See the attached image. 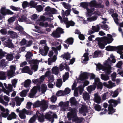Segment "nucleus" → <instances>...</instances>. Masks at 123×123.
Here are the masks:
<instances>
[{"label":"nucleus","instance_id":"obj_1","mask_svg":"<svg viewBox=\"0 0 123 123\" xmlns=\"http://www.w3.org/2000/svg\"><path fill=\"white\" fill-rule=\"evenodd\" d=\"M112 36L110 34H107V37H103L102 38H97L96 40L98 42L99 47L102 49L105 48V46L107 43H110L113 40Z\"/></svg>","mask_w":123,"mask_h":123},{"label":"nucleus","instance_id":"obj_2","mask_svg":"<svg viewBox=\"0 0 123 123\" xmlns=\"http://www.w3.org/2000/svg\"><path fill=\"white\" fill-rule=\"evenodd\" d=\"M111 63L110 58H108L107 60L104 62V66L99 63L97 64L96 69L98 70L102 69L103 71H105L108 74H109L111 72V68L110 66Z\"/></svg>","mask_w":123,"mask_h":123},{"label":"nucleus","instance_id":"obj_3","mask_svg":"<svg viewBox=\"0 0 123 123\" xmlns=\"http://www.w3.org/2000/svg\"><path fill=\"white\" fill-rule=\"evenodd\" d=\"M68 110L70 111L67 114L69 120H71V118H73V120L79 123L82 122L83 121V118H79L77 116L76 113L77 112V109L70 108Z\"/></svg>","mask_w":123,"mask_h":123},{"label":"nucleus","instance_id":"obj_4","mask_svg":"<svg viewBox=\"0 0 123 123\" xmlns=\"http://www.w3.org/2000/svg\"><path fill=\"white\" fill-rule=\"evenodd\" d=\"M120 99L118 98L117 100L111 99L108 101L109 104L108 107V113L109 114H111L115 111V107L118 104L120 103Z\"/></svg>","mask_w":123,"mask_h":123},{"label":"nucleus","instance_id":"obj_5","mask_svg":"<svg viewBox=\"0 0 123 123\" xmlns=\"http://www.w3.org/2000/svg\"><path fill=\"white\" fill-rule=\"evenodd\" d=\"M41 106V110L42 111H44L46 110L48 107L47 102L43 100L40 101L38 100L37 101L34 103L33 105L34 107H38Z\"/></svg>","mask_w":123,"mask_h":123},{"label":"nucleus","instance_id":"obj_6","mask_svg":"<svg viewBox=\"0 0 123 123\" xmlns=\"http://www.w3.org/2000/svg\"><path fill=\"white\" fill-rule=\"evenodd\" d=\"M61 49V46L60 45H59L57 47V49L54 47H52V49L53 50L55 53V55L53 56V58H49L48 60V64L49 65H51L52 62L55 61L57 59L56 56L58 53L57 50H60Z\"/></svg>","mask_w":123,"mask_h":123},{"label":"nucleus","instance_id":"obj_7","mask_svg":"<svg viewBox=\"0 0 123 123\" xmlns=\"http://www.w3.org/2000/svg\"><path fill=\"white\" fill-rule=\"evenodd\" d=\"M0 39L2 41H3L6 40L7 41H5L4 43V44L6 47L11 48L14 47V46L11 42V40L9 38H7L6 37H0Z\"/></svg>","mask_w":123,"mask_h":123},{"label":"nucleus","instance_id":"obj_8","mask_svg":"<svg viewBox=\"0 0 123 123\" xmlns=\"http://www.w3.org/2000/svg\"><path fill=\"white\" fill-rule=\"evenodd\" d=\"M77 84V82L74 81L72 86V89L74 90V92H82L84 90V87H83V86L81 85L76 87Z\"/></svg>","mask_w":123,"mask_h":123},{"label":"nucleus","instance_id":"obj_9","mask_svg":"<svg viewBox=\"0 0 123 123\" xmlns=\"http://www.w3.org/2000/svg\"><path fill=\"white\" fill-rule=\"evenodd\" d=\"M93 85L96 87L97 86V89L100 92L102 89L103 85L102 83L100 81V79L98 78L94 79V82L93 83Z\"/></svg>","mask_w":123,"mask_h":123},{"label":"nucleus","instance_id":"obj_10","mask_svg":"<svg viewBox=\"0 0 123 123\" xmlns=\"http://www.w3.org/2000/svg\"><path fill=\"white\" fill-rule=\"evenodd\" d=\"M53 117L56 118L57 117V115L53 113L51 111H49L45 115V118L49 120L51 122V123H53L54 121Z\"/></svg>","mask_w":123,"mask_h":123},{"label":"nucleus","instance_id":"obj_11","mask_svg":"<svg viewBox=\"0 0 123 123\" xmlns=\"http://www.w3.org/2000/svg\"><path fill=\"white\" fill-rule=\"evenodd\" d=\"M25 56L26 57V60L28 62L29 64L34 63H37L38 62L37 60L33 59L30 60L31 59V57L33 56V55L30 52H27L26 55Z\"/></svg>","mask_w":123,"mask_h":123},{"label":"nucleus","instance_id":"obj_12","mask_svg":"<svg viewBox=\"0 0 123 123\" xmlns=\"http://www.w3.org/2000/svg\"><path fill=\"white\" fill-rule=\"evenodd\" d=\"M24 100V98H20L19 97H17L15 99V101H12L9 104L11 106L13 107L15 105V102L16 103V105L19 106L20 105L21 102L23 101Z\"/></svg>","mask_w":123,"mask_h":123},{"label":"nucleus","instance_id":"obj_13","mask_svg":"<svg viewBox=\"0 0 123 123\" xmlns=\"http://www.w3.org/2000/svg\"><path fill=\"white\" fill-rule=\"evenodd\" d=\"M69 105V102L68 101L65 102H61L59 104V105L61 107V110L63 111L68 110Z\"/></svg>","mask_w":123,"mask_h":123},{"label":"nucleus","instance_id":"obj_14","mask_svg":"<svg viewBox=\"0 0 123 123\" xmlns=\"http://www.w3.org/2000/svg\"><path fill=\"white\" fill-rule=\"evenodd\" d=\"M95 15L91 17L87 18L86 21L88 22L93 21L96 20L98 16L100 14V13L98 11H96L94 12Z\"/></svg>","mask_w":123,"mask_h":123},{"label":"nucleus","instance_id":"obj_15","mask_svg":"<svg viewBox=\"0 0 123 123\" xmlns=\"http://www.w3.org/2000/svg\"><path fill=\"white\" fill-rule=\"evenodd\" d=\"M1 13L5 16L7 14H12L14 13L10 10L7 9L5 7L1 8L0 10Z\"/></svg>","mask_w":123,"mask_h":123},{"label":"nucleus","instance_id":"obj_16","mask_svg":"<svg viewBox=\"0 0 123 123\" xmlns=\"http://www.w3.org/2000/svg\"><path fill=\"white\" fill-rule=\"evenodd\" d=\"M45 10L46 13L48 14H55L57 13V11L54 8H51L49 6L46 7Z\"/></svg>","mask_w":123,"mask_h":123},{"label":"nucleus","instance_id":"obj_17","mask_svg":"<svg viewBox=\"0 0 123 123\" xmlns=\"http://www.w3.org/2000/svg\"><path fill=\"white\" fill-rule=\"evenodd\" d=\"M0 109L3 112L1 113L2 116L4 117H6L8 115L9 111L8 109H5L2 106L0 105Z\"/></svg>","mask_w":123,"mask_h":123},{"label":"nucleus","instance_id":"obj_18","mask_svg":"<svg viewBox=\"0 0 123 123\" xmlns=\"http://www.w3.org/2000/svg\"><path fill=\"white\" fill-rule=\"evenodd\" d=\"M28 114V113L27 110L24 109L22 111H20L19 113V115L21 119H25L26 118L25 114Z\"/></svg>","mask_w":123,"mask_h":123},{"label":"nucleus","instance_id":"obj_19","mask_svg":"<svg viewBox=\"0 0 123 123\" xmlns=\"http://www.w3.org/2000/svg\"><path fill=\"white\" fill-rule=\"evenodd\" d=\"M81 73L79 78L80 80L82 81L84 80L88 79V76L89 75V74L86 72H83L82 71L81 72Z\"/></svg>","mask_w":123,"mask_h":123},{"label":"nucleus","instance_id":"obj_20","mask_svg":"<svg viewBox=\"0 0 123 123\" xmlns=\"http://www.w3.org/2000/svg\"><path fill=\"white\" fill-rule=\"evenodd\" d=\"M90 7H95L103 8L104 7L103 5H101L100 4H97L95 0L91 1L89 4Z\"/></svg>","mask_w":123,"mask_h":123},{"label":"nucleus","instance_id":"obj_21","mask_svg":"<svg viewBox=\"0 0 123 123\" xmlns=\"http://www.w3.org/2000/svg\"><path fill=\"white\" fill-rule=\"evenodd\" d=\"M10 70L7 72V75L9 76L12 77L13 74L16 69V66L14 65H11L10 67Z\"/></svg>","mask_w":123,"mask_h":123},{"label":"nucleus","instance_id":"obj_22","mask_svg":"<svg viewBox=\"0 0 123 123\" xmlns=\"http://www.w3.org/2000/svg\"><path fill=\"white\" fill-rule=\"evenodd\" d=\"M44 49H40L39 52L40 54L43 55H47L49 49V48L47 46H44Z\"/></svg>","mask_w":123,"mask_h":123},{"label":"nucleus","instance_id":"obj_23","mask_svg":"<svg viewBox=\"0 0 123 123\" xmlns=\"http://www.w3.org/2000/svg\"><path fill=\"white\" fill-rule=\"evenodd\" d=\"M36 116V118L37 117L38 120L40 122H43L44 120V117L43 114H41L38 111H37L36 112V115H35Z\"/></svg>","mask_w":123,"mask_h":123},{"label":"nucleus","instance_id":"obj_24","mask_svg":"<svg viewBox=\"0 0 123 123\" xmlns=\"http://www.w3.org/2000/svg\"><path fill=\"white\" fill-rule=\"evenodd\" d=\"M108 84H107L106 82H104L103 83V85L105 86L110 89L111 88L113 87L116 86L115 83L112 82L111 81H108Z\"/></svg>","mask_w":123,"mask_h":123},{"label":"nucleus","instance_id":"obj_25","mask_svg":"<svg viewBox=\"0 0 123 123\" xmlns=\"http://www.w3.org/2000/svg\"><path fill=\"white\" fill-rule=\"evenodd\" d=\"M22 73H27L31 75L32 74V72L30 69L29 67L27 66H25L22 70Z\"/></svg>","mask_w":123,"mask_h":123},{"label":"nucleus","instance_id":"obj_26","mask_svg":"<svg viewBox=\"0 0 123 123\" xmlns=\"http://www.w3.org/2000/svg\"><path fill=\"white\" fill-rule=\"evenodd\" d=\"M37 61L38 62L37 63H32L31 64H29L31 65V69L32 70H33L35 72L37 71L38 68V64L40 62L39 60H37Z\"/></svg>","mask_w":123,"mask_h":123},{"label":"nucleus","instance_id":"obj_27","mask_svg":"<svg viewBox=\"0 0 123 123\" xmlns=\"http://www.w3.org/2000/svg\"><path fill=\"white\" fill-rule=\"evenodd\" d=\"M4 84L6 89L4 92H12L13 91L12 87L11 85L8 84L7 85L5 83H4Z\"/></svg>","mask_w":123,"mask_h":123},{"label":"nucleus","instance_id":"obj_28","mask_svg":"<svg viewBox=\"0 0 123 123\" xmlns=\"http://www.w3.org/2000/svg\"><path fill=\"white\" fill-rule=\"evenodd\" d=\"M62 18L65 17V16H67L70 14L71 10L67 9L65 11H64L63 10H62Z\"/></svg>","mask_w":123,"mask_h":123},{"label":"nucleus","instance_id":"obj_29","mask_svg":"<svg viewBox=\"0 0 123 123\" xmlns=\"http://www.w3.org/2000/svg\"><path fill=\"white\" fill-rule=\"evenodd\" d=\"M117 50V53L121 54L123 53V45L115 47V50Z\"/></svg>","mask_w":123,"mask_h":123},{"label":"nucleus","instance_id":"obj_30","mask_svg":"<svg viewBox=\"0 0 123 123\" xmlns=\"http://www.w3.org/2000/svg\"><path fill=\"white\" fill-rule=\"evenodd\" d=\"M86 9L87 10V13L86 14V16L87 17L90 16L92 14H94V12H92L94 10L93 8L88 9V8H86Z\"/></svg>","mask_w":123,"mask_h":123},{"label":"nucleus","instance_id":"obj_31","mask_svg":"<svg viewBox=\"0 0 123 123\" xmlns=\"http://www.w3.org/2000/svg\"><path fill=\"white\" fill-rule=\"evenodd\" d=\"M8 62L5 61V60L2 59L0 61V66L1 67L3 68L7 66V64L8 63Z\"/></svg>","mask_w":123,"mask_h":123},{"label":"nucleus","instance_id":"obj_32","mask_svg":"<svg viewBox=\"0 0 123 123\" xmlns=\"http://www.w3.org/2000/svg\"><path fill=\"white\" fill-rule=\"evenodd\" d=\"M36 22L37 24H39L41 26L46 27L49 26V25L47 22H45L44 23L43 22H40V20H38Z\"/></svg>","mask_w":123,"mask_h":123},{"label":"nucleus","instance_id":"obj_33","mask_svg":"<svg viewBox=\"0 0 123 123\" xmlns=\"http://www.w3.org/2000/svg\"><path fill=\"white\" fill-rule=\"evenodd\" d=\"M59 68L56 66H55L52 69V72L55 75H57L59 73Z\"/></svg>","mask_w":123,"mask_h":123},{"label":"nucleus","instance_id":"obj_34","mask_svg":"<svg viewBox=\"0 0 123 123\" xmlns=\"http://www.w3.org/2000/svg\"><path fill=\"white\" fill-rule=\"evenodd\" d=\"M88 54L87 53H85L82 57V62L84 63L85 62L89 60Z\"/></svg>","mask_w":123,"mask_h":123},{"label":"nucleus","instance_id":"obj_35","mask_svg":"<svg viewBox=\"0 0 123 123\" xmlns=\"http://www.w3.org/2000/svg\"><path fill=\"white\" fill-rule=\"evenodd\" d=\"M94 100L95 102L97 103H100L101 101V98L98 95L97 93L94 94Z\"/></svg>","mask_w":123,"mask_h":123},{"label":"nucleus","instance_id":"obj_36","mask_svg":"<svg viewBox=\"0 0 123 123\" xmlns=\"http://www.w3.org/2000/svg\"><path fill=\"white\" fill-rule=\"evenodd\" d=\"M16 115L14 113L12 112L11 114L9 115L7 117V119L8 120H10L16 118Z\"/></svg>","mask_w":123,"mask_h":123},{"label":"nucleus","instance_id":"obj_37","mask_svg":"<svg viewBox=\"0 0 123 123\" xmlns=\"http://www.w3.org/2000/svg\"><path fill=\"white\" fill-rule=\"evenodd\" d=\"M111 16L113 18L114 21L118 25V20L117 18L118 15L116 13L113 14H112Z\"/></svg>","mask_w":123,"mask_h":123},{"label":"nucleus","instance_id":"obj_38","mask_svg":"<svg viewBox=\"0 0 123 123\" xmlns=\"http://www.w3.org/2000/svg\"><path fill=\"white\" fill-rule=\"evenodd\" d=\"M102 54V53L100 51H96L94 52L93 57L94 58L97 57H100L101 56Z\"/></svg>","mask_w":123,"mask_h":123},{"label":"nucleus","instance_id":"obj_39","mask_svg":"<svg viewBox=\"0 0 123 123\" xmlns=\"http://www.w3.org/2000/svg\"><path fill=\"white\" fill-rule=\"evenodd\" d=\"M70 102L71 104L72 105H74L77 106L78 103L76 101V99L74 97L71 98L70 99Z\"/></svg>","mask_w":123,"mask_h":123},{"label":"nucleus","instance_id":"obj_40","mask_svg":"<svg viewBox=\"0 0 123 123\" xmlns=\"http://www.w3.org/2000/svg\"><path fill=\"white\" fill-rule=\"evenodd\" d=\"M96 88V86L94 85L89 86L87 87V90L89 92L92 91L95 89Z\"/></svg>","mask_w":123,"mask_h":123},{"label":"nucleus","instance_id":"obj_41","mask_svg":"<svg viewBox=\"0 0 123 123\" xmlns=\"http://www.w3.org/2000/svg\"><path fill=\"white\" fill-rule=\"evenodd\" d=\"M6 73L0 71V80H5L6 79Z\"/></svg>","mask_w":123,"mask_h":123},{"label":"nucleus","instance_id":"obj_42","mask_svg":"<svg viewBox=\"0 0 123 123\" xmlns=\"http://www.w3.org/2000/svg\"><path fill=\"white\" fill-rule=\"evenodd\" d=\"M61 57L63 58H65L67 60L69 59L70 58V55L68 53H65L64 54L61 55Z\"/></svg>","mask_w":123,"mask_h":123},{"label":"nucleus","instance_id":"obj_43","mask_svg":"<svg viewBox=\"0 0 123 123\" xmlns=\"http://www.w3.org/2000/svg\"><path fill=\"white\" fill-rule=\"evenodd\" d=\"M51 35L54 37H60V35L59 33H58L56 31H54L53 33L51 34Z\"/></svg>","mask_w":123,"mask_h":123},{"label":"nucleus","instance_id":"obj_44","mask_svg":"<svg viewBox=\"0 0 123 123\" xmlns=\"http://www.w3.org/2000/svg\"><path fill=\"white\" fill-rule=\"evenodd\" d=\"M86 107L85 106H82L81 108L79 109V113L82 114L84 112H86Z\"/></svg>","mask_w":123,"mask_h":123},{"label":"nucleus","instance_id":"obj_45","mask_svg":"<svg viewBox=\"0 0 123 123\" xmlns=\"http://www.w3.org/2000/svg\"><path fill=\"white\" fill-rule=\"evenodd\" d=\"M31 92H40V88L39 87H34L31 90Z\"/></svg>","mask_w":123,"mask_h":123},{"label":"nucleus","instance_id":"obj_46","mask_svg":"<svg viewBox=\"0 0 123 123\" xmlns=\"http://www.w3.org/2000/svg\"><path fill=\"white\" fill-rule=\"evenodd\" d=\"M92 29L94 31V32H98L99 30V27L98 25L96 26H92Z\"/></svg>","mask_w":123,"mask_h":123},{"label":"nucleus","instance_id":"obj_47","mask_svg":"<svg viewBox=\"0 0 123 123\" xmlns=\"http://www.w3.org/2000/svg\"><path fill=\"white\" fill-rule=\"evenodd\" d=\"M83 97L85 100H88L89 99V95L88 93H84Z\"/></svg>","mask_w":123,"mask_h":123},{"label":"nucleus","instance_id":"obj_48","mask_svg":"<svg viewBox=\"0 0 123 123\" xmlns=\"http://www.w3.org/2000/svg\"><path fill=\"white\" fill-rule=\"evenodd\" d=\"M31 82V80L29 79H28L25 80V82L24 86L25 87H29Z\"/></svg>","mask_w":123,"mask_h":123},{"label":"nucleus","instance_id":"obj_49","mask_svg":"<svg viewBox=\"0 0 123 123\" xmlns=\"http://www.w3.org/2000/svg\"><path fill=\"white\" fill-rule=\"evenodd\" d=\"M8 33L12 38H15L17 37V35L15 32L10 31H9Z\"/></svg>","mask_w":123,"mask_h":123},{"label":"nucleus","instance_id":"obj_50","mask_svg":"<svg viewBox=\"0 0 123 123\" xmlns=\"http://www.w3.org/2000/svg\"><path fill=\"white\" fill-rule=\"evenodd\" d=\"M101 78L102 79L105 81H106L109 79V76L104 74H102L101 75Z\"/></svg>","mask_w":123,"mask_h":123},{"label":"nucleus","instance_id":"obj_51","mask_svg":"<svg viewBox=\"0 0 123 123\" xmlns=\"http://www.w3.org/2000/svg\"><path fill=\"white\" fill-rule=\"evenodd\" d=\"M15 29L19 31L21 33H24V31H23V28L22 27L20 26H16Z\"/></svg>","mask_w":123,"mask_h":123},{"label":"nucleus","instance_id":"obj_52","mask_svg":"<svg viewBox=\"0 0 123 123\" xmlns=\"http://www.w3.org/2000/svg\"><path fill=\"white\" fill-rule=\"evenodd\" d=\"M106 49L108 51H113L115 50V46H108L106 47Z\"/></svg>","mask_w":123,"mask_h":123},{"label":"nucleus","instance_id":"obj_53","mask_svg":"<svg viewBox=\"0 0 123 123\" xmlns=\"http://www.w3.org/2000/svg\"><path fill=\"white\" fill-rule=\"evenodd\" d=\"M48 81L49 82L51 83L53 82L54 80V78L53 75H51L48 77Z\"/></svg>","mask_w":123,"mask_h":123},{"label":"nucleus","instance_id":"obj_54","mask_svg":"<svg viewBox=\"0 0 123 123\" xmlns=\"http://www.w3.org/2000/svg\"><path fill=\"white\" fill-rule=\"evenodd\" d=\"M29 3L27 1H24L22 3V6L23 9L26 8L27 7H29Z\"/></svg>","mask_w":123,"mask_h":123},{"label":"nucleus","instance_id":"obj_55","mask_svg":"<svg viewBox=\"0 0 123 123\" xmlns=\"http://www.w3.org/2000/svg\"><path fill=\"white\" fill-rule=\"evenodd\" d=\"M66 43L68 44H72L73 42V39L71 38H69L67 39Z\"/></svg>","mask_w":123,"mask_h":123},{"label":"nucleus","instance_id":"obj_56","mask_svg":"<svg viewBox=\"0 0 123 123\" xmlns=\"http://www.w3.org/2000/svg\"><path fill=\"white\" fill-rule=\"evenodd\" d=\"M13 58V57L12 54H8L6 55V59L8 61H11L12 60Z\"/></svg>","mask_w":123,"mask_h":123},{"label":"nucleus","instance_id":"obj_57","mask_svg":"<svg viewBox=\"0 0 123 123\" xmlns=\"http://www.w3.org/2000/svg\"><path fill=\"white\" fill-rule=\"evenodd\" d=\"M62 81L61 79L58 80L56 82V86L58 87H60L62 84Z\"/></svg>","mask_w":123,"mask_h":123},{"label":"nucleus","instance_id":"obj_58","mask_svg":"<svg viewBox=\"0 0 123 123\" xmlns=\"http://www.w3.org/2000/svg\"><path fill=\"white\" fill-rule=\"evenodd\" d=\"M69 77V74L68 72L65 73V74L63 76V82H65Z\"/></svg>","mask_w":123,"mask_h":123},{"label":"nucleus","instance_id":"obj_59","mask_svg":"<svg viewBox=\"0 0 123 123\" xmlns=\"http://www.w3.org/2000/svg\"><path fill=\"white\" fill-rule=\"evenodd\" d=\"M0 32L3 35H6L7 33V31L6 30V28H2L0 30Z\"/></svg>","mask_w":123,"mask_h":123},{"label":"nucleus","instance_id":"obj_60","mask_svg":"<svg viewBox=\"0 0 123 123\" xmlns=\"http://www.w3.org/2000/svg\"><path fill=\"white\" fill-rule=\"evenodd\" d=\"M62 5L64 8L66 9H70L71 8V6L69 4L63 2L62 3Z\"/></svg>","mask_w":123,"mask_h":123},{"label":"nucleus","instance_id":"obj_61","mask_svg":"<svg viewBox=\"0 0 123 123\" xmlns=\"http://www.w3.org/2000/svg\"><path fill=\"white\" fill-rule=\"evenodd\" d=\"M68 23L66 24V26L67 28L69 27L70 26H73L74 25V23L72 21H69L68 22Z\"/></svg>","mask_w":123,"mask_h":123},{"label":"nucleus","instance_id":"obj_62","mask_svg":"<svg viewBox=\"0 0 123 123\" xmlns=\"http://www.w3.org/2000/svg\"><path fill=\"white\" fill-rule=\"evenodd\" d=\"M89 3L87 2H84L83 3H81L80 5L81 6L84 8H87V7L88 6Z\"/></svg>","mask_w":123,"mask_h":123},{"label":"nucleus","instance_id":"obj_63","mask_svg":"<svg viewBox=\"0 0 123 123\" xmlns=\"http://www.w3.org/2000/svg\"><path fill=\"white\" fill-rule=\"evenodd\" d=\"M32 81L34 84L37 85L40 84L41 83V81L39 79H33Z\"/></svg>","mask_w":123,"mask_h":123},{"label":"nucleus","instance_id":"obj_64","mask_svg":"<svg viewBox=\"0 0 123 123\" xmlns=\"http://www.w3.org/2000/svg\"><path fill=\"white\" fill-rule=\"evenodd\" d=\"M36 118V116L35 115H34L31 118L29 121V123H34Z\"/></svg>","mask_w":123,"mask_h":123}]
</instances>
